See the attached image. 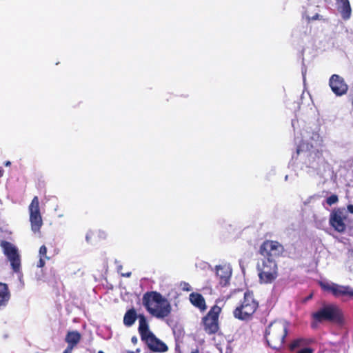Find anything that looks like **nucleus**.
I'll return each mask as SVG.
<instances>
[{"label":"nucleus","mask_w":353,"mask_h":353,"mask_svg":"<svg viewBox=\"0 0 353 353\" xmlns=\"http://www.w3.org/2000/svg\"><path fill=\"white\" fill-rule=\"evenodd\" d=\"M347 222V211L345 208L334 210L330 215V225L339 232L345 230Z\"/></svg>","instance_id":"11"},{"label":"nucleus","mask_w":353,"mask_h":353,"mask_svg":"<svg viewBox=\"0 0 353 353\" xmlns=\"http://www.w3.org/2000/svg\"><path fill=\"white\" fill-rule=\"evenodd\" d=\"M180 287L183 291L186 292H190L192 290L191 285L186 282H181L180 284Z\"/></svg>","instance_id":"24"},{"label":"nucleus","mask_w":353,"mask_h":353,"mask_svg":"<svg viewBox=\"0 0 353 353\" xmlns=\"http://www.w3.org/2000/svg\"><path fill=\"white\" fill-rule=\"evenodd\" d=\"M287 323L278 321L272 323L265 330V337L268 345L273 349L282 347L287 334Z\"/></svg>","instance_id":"3"},{"label":"nucleus","mask_w":353,"mask_h":353,"mask_svg":"<svg viewBox=\"0 0 353 353\" xmlns=\"http://www.w3.org/2000/svg\"><path fill=\"white\" fill-rule=\"evenodd\" d=\"M302 73H303V79H305V72L303 71Z\"/></svg>","instance_id":"36"},{"label":"nucleus","mask_w":353,"mask_h":353,"mask_svg":"<svg viewBox=\"0 0 353 353\" xmlns=\"http://www.w3.org/2000/svg\"><path fill=\"white\" fill-rule=\"evenodd\" d=\"M258 272L260 282L262 283H270L278 276L277 264L274 259H264L261 263L258 264Z\"/></svg>","instance_id":"5"},{"label":"nucleus","mask_w":353,"mask_h":353,"mask_svg":"<svg viewBox=\"0 0 353 353\" xmlns=\"http://www.w3.org/2000/svg\"><path fill=\"white\" fill-rule=\"evenodd\" d=\"M81 339L80 333L77 331L68 332L65 336V341L68 344V347L74 348Z\"/></svg>","instance_id":"19"},{"label":"nucleus","mask_w":353,"mask_h":353,"mask_svg":"<svg viewBox=\"0 0 353 353\" xmlns=\"http://www.w3.org/2000/svg\"><path fill=\"white\" fill-rule=\"evenodd\" d=\"M1 247L3 249L4 254L10 262L13 270L14 272H19L20 270L21 262L17 248L13 244L6 241L1 242Z\"/></svg>","instance_id":"8"},{"label":"nucleus","mask_w":353,"mask_h":353,"mask_svg":"<svg viewBox=\"0 0 353 353\" xmlns=\"http://www.w3.org/2000/svg\"><path fill=\"white\" fill-rule=\"evenodd\" d=\"M326 201L329 205H332L338 201V196L335 194H332L327 198Z\"/></svg>","instance_id":"22"},{"label":"nucleus","mask_w":353,"mask_h":353,"mask_svg":"<svg viewBox=\"0 0 353 353\" xmlns=\"http://www.w3.org/2000/svg\"><path fill=\"white\" fill-rule=\"evenodd\" d=\"M132 342L133 343H136L137 342V337H136V336H133V337L132 338Z\"/></svg>","instance_id":"31"},{"label":"nucleus","mask_w":353,"mask_h":353,"mask_svg":"<svg viewBox=\"0 0 353 353\" xmlns=\"http://www.w3.org/2000/svg\"><path fill=\"white\" fill-rule=\"evenodd\" d=\"M216 276L220 279V283L225 285L231 276L232 269L229 265L225 264L216 266Z\"/></svg>","instance_id":"15"},{"label":"nucleus","mask_w":353,"mask_h":353,"mask_svg":"<svg viewBox=\"0 0 353 353\" xmlns=\"http://www.w3.org/2000/svg\"><path fill=\"white\" fill-rule=\"evenodd\" d=\"M221 311L220 307L214 305L208 314L203 318V325L205 331L209 334H214L219 330V315Z\"/></svg>","instance_id":"7"},{"label":"nucleus","mask_w":353,"mask_h":353,"mask_svg":"<svg viewBox=\"0 0 353 353\" xmlns=\"http://www.w3.org/2000/svg\"><path fill=\"white\" fill-rule=\"evenodd\" d=\"M319 131V128L316 125L303 128L297 147L296 153L305 165L302 169H305L310 174L318 170L323 161L322 154L319 150L323 143V139Z\"/></svg>","instance_id":"1"},{"label":"nucleus","mask_w":353,"mask_h":353,"mask_svg":"<svg viewBox=\"0 0 353 353\" xmlns=\"http://www.w3.org/2000/svg\"><path fill=\"white\" fill-rule=\"evenodd\" d=\"M30 221L32 230L34 232L39 231L42 225V219L39 210V202L37 196H34L29 206Z\"/></svg>","instance_id":"10"},{"label":"nucleus","mask_w":353,"mask_h":353,"mask_svg":"<svg viewBox=\"0 0 353 353\" xmlns=\"http://www.w3.org/2000/svg\"><path fill=\"white\" fill-rule=\"evenodd\" d=\"M48 260L45 257H39V261L37 265L38 268H43L46 264V261Z\"/></svg>","instance_id":"26"},{"label":"nucleus","mask_w":353,"mask_h":353,"mask_svg":"<svg viewBox=\"0 0 353 353\" xmlns=\"http://www.w3.org/2000/svg\"><path fill=\"white\" fill-rule=\"evenodd\" d=\"M301 343V339H297V340L294 341L290 345V350H292L295 349L296 347H299Z\"/></svg>","instance_id":"25"},{"label":"nucleus","mask_w":353,"mask_h":353,"mask_svg":"<svg viewBox=\"0 0 353 353\" xmlns=\"http://www.w3.org/2000/svg\"><path fill=\"white\" fill-rule=\"evenodd\" d=\"M297 353H313V350L311 348L305 347L299 350Z\"/></svg>","instance_id":"27"},{"label":"nucleus","mask_w":353,"mask_h":353,"mask_svg":"<svg viewBox=\"0 0 353 353\" xmlns=\"http://www.w3.org/2000/svg\"><path fill=\"white\" fill-rule=\"evenodd\" d=\"M47 248L45 245H42L39 251V257H45V259H49V257L47 256Z\"/></svg>","instance_id":"23"},{"label":"nucleus","mask_w":353,"mask_h":353,"mask_svg":"<svg viewBox=\"0 0 353 353\" xmlns=\"http://www.w3.org/2000/svg\"><path fill=\"white\" fill-rule=\"evenodd\" d=\"M329 85L332 91L336 96H342L346 94L348 86L345 82L343 78L338 74H333L331 76Z\"/></svg>","instance_id":"13"},{"label":"nucleus","mask_w":353,"mask_h":353,"mask_svg":"<svg viewBox=\"0 0 353 353\" xmlns=\"http://www.w3.org/2000/svg\"><path fill=\"white\" fill-rule=\"evenodd\" d=\"M10 299V293L6 284L0 283V307L5 305Z\"/></svg>","instance_id":"21"},{"label":"nucleus","mask_w":353,"mask_h":353,"mask_svg":"<svg viewBox=\"0 0 353 353\" xmlns=\"http://www.w3.org/2000/svg\"><path fill=\"white\" fill-rule=\"evenodd\" d=\"M122 275H123V276H125V277H129V276H130L131 273H130V272H128V273H126V274H123Z\"/></svg>","instance_id":"32"},{"label":"nucleus","mask_w":353,"mask_h":353,"mask_svg":"<svg viewBox=\"0 0 353 353\" xmlns=\"http://www.w3.org/2000/svg\"><path fill=\"white\" fill-rule=\"evenodd\" d=\"M10 164H11V163L9 161L5 162V165L6 166H9Z\"/></svg>","instance_id":"33"},{"label":"nucleus","mask_w":353,"mask_h":353,"mask_svg":"<svg viewBox=\"0 0 353 353\" xmlns=\"http://www.w3.org/2000/svg\"><path fill=\"white\" fill-rule=\"evenodd\" d=\"M143 341H145L149 348L153 351L163 352L168 350L167 345L156 338L153 334L149 335Z\"/></svg>","instance_id":"14"},{"label":"nucleus","mask_w":353,"mask_h":353,"mask_svg":"<svg viewBox=\"0 0 353 353\" xmlns=\"http://www.w3.org/2000/svg\"><path fill=\"white\" fill-rule=\"evenodd\" d=\"M337 10L341 14V17L345 19H349L351 16L352 9L349 0H335Z\"/></svg>","instance_id":"16"},{"label":"nucleus","mask_w":353,"mask_h":353,"mask_svg":"<svg viewBox=\"0 0 353 353\" xmlns=\"http://www.w3.org/2000/svg\"><path fill=\"white\" fill-rule=\"evenodd\" d=\"M139 319V332L141 335V339L143 340L152 333L149 330V326L146 318L144 315L140 314L138 316Z\"/></svg>","instance_id":"17"},{"label":"nucleus","mask_w":353,"mask_h":353,"mask_svg":"<svg viewBox=\"0 0 353 353\" xmlns=\"http://www.w3.org/2000/svg\"><path fill=\"white\" fill-rule=\"evenodd\" d=\"M284 251L283 245L277 241H266L261 246L260 252L265 259H272L278 257Z\"/></svg>","instance_id":"9"},{"label":"nucleus","mask_w":353,"mask_h":353,"mask_svg":"<svg viewBox=\"0 0 353 353\" xmlns=\"http://www.w3.org/2000/svg\"><path fill=\"white\" fill-rule=\"evenodd\" d=\"M130 353H134V352H130Z\"/></svg>","instance_id":"40"},{"label":"nucleus","mask_w":353,"mask_h":353,"mask_svg":"<svg viewBox=\"0 0 353 353\" xmlns=\"http://www.w3.org/2000/svg\"><path fill=\"white\" fill-rule=\"evenodd\" d=\"M3 170L1 168H0V176L3 175Z\"/></svg>","instance_id":"34"},{"label":"nucleus","mask_w":353,"mask_h":353,"mask_svg":"<svg viewBox=\"0 0 353 353\" xmlns=\"http://www.w3.org/2000/svg\"><path fill=\"white\" fill-rule=\"evenodd\" d=\"M73 348L71 347H67L63 353H72Z\"/></svg>","instance_id":"29"},{"label":"nucleus","mask_w":353,"mask_h":353,"mask_svg":"<svg viewBox=\"0 0 353 353\" xmlns=\"http://www.w3.org/2000/svg\"><path fill=\"white\" fill-rule=\"evenodd\" d=\"M190 301L191 303L203 311L206 309L205 301L203 296L199 293L192 292L190 294Z\"/></svg>","instance_id":"18"},{"label":"nucleus","mask_w":353,"mask_h":353,"mask_svg":"<svg viewBox=\"0 0 353 353\" xmlns=\"http://www.w3.org/2000/svg\"><path fill=\"white\" fill-rule=\"evenodd\" d=\"M350 259L353 260V248L350 252Z\"/></svg>","instance_id":"30"},{"label":"nucleus","mask_w":353,"mask_h":353,"mask_svg":"<svg viewBox=\"0 0 353 353\" xmlns=\"http://www.w3.org/2000/svg\"><path fill=\"white\" fill-rule=\"evenodd\" d=\"M346 211L353 214V205H348Z\"/></svg>","instance_id":"28"},{"label":"nucleus","mask_w":353,"mask_h":353,"mask_svg":"<svg viewBox=\"0 0 353 353\" xmlns=\"http://www.w3.org/2000/svg\"><path fill=\"white\" fill-rule=\"evenodd\" d=\"M294 123H295V121H292V124L293 126L294 125Z\"/></svg>","instance_id":"37"},{"label":"nucleus","mask_w":353,"mask_h":353,"mask_svg":"<svg viewBox=\"0 0 353 353\" xmlns=\"http://www.w3.org/2000/svg\"><path fill=\"white\" fill-rule=\"evenodd\" d=\"M86 239H87V241H88V235L86 236Z\"/></svg>","instance_id":"39"},{"label":"nucleus","mask_w":353,"mask_h":353,"mask_svg":"<svg viewBox=\"0 0 353 353\" xmlns=\"http://www.w3.org/2000/svg\"><path fill=\"white\" fill-rule=\"evenodd\" d=\"M321 288L331 292L336 296H353V290L348 286L339 285L334 283H321Z\"/></svg>","instance_id":"12"},{"label":"nucleus","mask_w":353,"mask_h":353,"mask_svg":"<svg viewBox=\"0 0 353 353\" xmlns=\"http://www.w3.org/2000/svg\"><path fill=\"white\" fill-rule=\"evenodd\" d=\"M258 307V303L254 300L253 294L246 292L241 305L234 310V316L240 320L248 319Z\"/></svg>","instance_id":"4"},{"label":"nucleus","mask_w":353,"mask_h":353,"mask_svg":"<svg viewBox=\"0 0 353 353\" xmlns=\"http://www.w3.org/2000/svg\"><path fill=\"white\" fill-rule=\"evenodd\" d=\"M98 353H104L103 351H99Z\"/></svg>","instance_id":"38"},{"label":"nucleus","mask_w":353,"mask_h":353,"mask_svg":"<svg viewBox=\"0 0 353 353\" xmlns=\"http://www.w3.org/2000/svg\"><path fill=\"white\" fill-rule=\"evenodd\" d=\"M191 353H199V352L198 350H195L192 351Z\"/></svg>","instance_id":"35"},{"label":"nucleus","mask_w":353,"mask_h":353,"mask_svg":"<svg viewBox=\"0 0 353 353\" xmlns=\"http://www.w3.org/2000/svg\"><path fill=\"white\" fill-rule=\"evenodd\" d=\"M312 317L317 322L339 321L341 319V312L336 306L329 305L313 313Z\"/></svg>","instance_id":"6"},{"label":"nucleus","mask_w":353,"mask_h":353,"mask_svg":"<svg viewBox=\"0 0 353 353\" xmlns=\"http://www.w3.org/2000/svg\"><path fill=\"white\" fill-rule=\"evenodd\" d=\"M138 318L136 310L134 308L128 310L123 316V324L127 327H131Z\"/></svg>","instance_id":"20"},{"label":"nucleus","mask_w":353,"mask_h":353,"mask_svg":"<svg viewBox=\"0 0 353 353\" xmlns=\"http://www.w3.org/2000/svg\"><path fill=\"white\" fill-rule=\"evenodd\" d=\"M143 304L152 316L159 319L168 316L172 311L168 300L157 292L145 293L143 296Z\"/></svg>","instance_id":"2"}]
</instances>
